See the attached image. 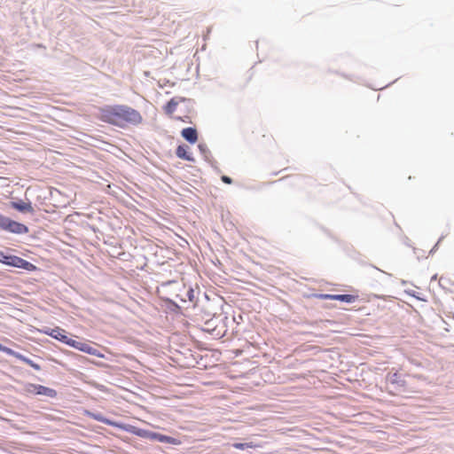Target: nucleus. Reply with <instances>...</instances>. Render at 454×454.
<instances>
[{"instance_id":"nucleus-15","label":"nucleus","mask_w":454,"mask_h":454,"mask_svg":"<svg viewBox=\"0 0 454 454\" xmlns=\"http://www.w3.org/2000/svg\"><path fill=\"white\" fill-rule=\"evenodd\" d=\"M347 254L348 256L356 261L358 264H360L361 266H370L379 271H382V270H380V268H378L377 266H375L374 264H372V263H369L366 260H365V256L363 255L360 252L351 248V249H347Z\"/></svg>"},{"instance_id":"nucleus-23","label":"nucleus","mask_w":454,"mask_h":454,"mask_svg":"<svg viewBox=\"0 0 454 454\" xmlns=\"http://www.w3.org/2000/svg\"><path fill=\"white\" fill-rule=\"evenodd\" d=\"M404 293L410 296V297H412L414 299H416L417 301H427V299L426 297L420 294V293H418L412 289H406L404 290Z\"/></svg>"},{"instance_id":"nucleus-8","label":"nucleus","mask_w":454,"mask_h":454,"mask_svg":"<svg viewBox=\"0 0 454 454\" xmlns=\"http://www.w3.org/2000/svg\"><path fill=\"white\" fill-rule=\"evenodd\" d=\"M83 415L87 418L94 419L96 421L101 422L107 426L121 429L123 431L125 427V422L121 420H115L111 418L105 416L102 412L92 410H85Z\"/></svg>"},{"instance_id":"nucleus-16","label":"nucleus","mask_w":454,"mask_h":454,"mask_svg":"<svg viewBox=\"0 0 454 454\" xmlns=\"http://www.w3.org/2000/svg\"><path fill=\"white\" fill-rule=\"evenodd\" d=\"M76 338L77 339H73L72 337H70L69 341L67 346H68L74 349H76L80 352L85 353L86 348H87L88 345H90V340H85L82 338H79V337H76Z\"/></svg>"},{"instance_id":"nucleus-21","label":"nucleus","mask_w":454,"mask_h":454,"mask_svg":"<svg viewBox=\"0 0 454 454\" xmlns=\"http://www.w3.org/2000/svg\"><path fill=\"white\" fill-rule=\"evenodd\" d=\"M98 344L93 341H90V345H88L86 348L85 354L90 355L93 356H97L99 358H106V355L102 353L98 348Z\"/></svg>"},{"instance_id":"nucleus-25","label":"nucleus","mask_w":454,"mask_h":454,"mask_svg":"<svg viewBox=\"0 0 454 454\" xmlns=\"http://www.w3.org/2000/svg\"><path fill=\"white\" fill-rule=\"evenodd\" d=\"M24 364H27L28 366H30L31 368H33L35 371H41L42 370V367L39 364L34 362L32 359H30L29 357L26 356L24 357L23 361H22Z\"/></svg>"},{"instance_id":"nucleus-37","label":"nucleus","mask_w":454,"mask_h":454,"mask_svg":"<svg viewBox=\"0 0 454 454\" xmlns=\"http://www.w3.org/2000/svg\"><path fill=\"white\" fill-rule=\"evenodd\" d=\"M175 118H176V120H178V121H186L185 119H188L189 117L188 116H184V117L176 116Z\"/></svg>"},{"instance_id":"nucleus-19","label":"nucleus","mask_w":454,"mask_h":454,"mask_svg":"<svg viewBox=\"0 0 454 454\" xmlns=\"http://www.w3.org/2000/svg\"><path fill=\"white\" fill-rule=\"evenodd\" d=\"M62 352L66 356L71 357L72 359H74V360H75V361H77L79 363H83L85 361H89V362H90L92 364H94L96 366H102L103 365L102 363L89 360L85 356H83L82 355H79V354H76V353H74L73 351H70V350L64 349V350H62Z\"/></svg>"},{"instance_id":"nucleus-5","label":"nucleus","mask_w":454,"mask_h":454,"mask_svg":"<svg viewBox=\"0 0 454 454\" xmlns=\"http://www.w3.org/2000/svg\"><path fill=\"white\" fill-rule=\"evenodd\" d=\"M0 263L11 268L23 270L27 272L40 271V268L35 264L18 255L6 253L4 250H0Z\"/></svg>"},{"instance_id":"nucleus-27","label":"nucleus","mask_w":454,"mask_h":454,"mask_svg":"<svg viewBox=\"0 0 454 454\" xmlns=\"http://www.w3.org/2000/svg\"><path fill=\"white\" fill-rule=\"evenodd\" d=\"M119 438L122 442H124L130 443L131 445H133L137 450H141L142 449V444L141 443L137 442V441H133L131 438H129L128 436H120Z\"/></svg>"},{"instance_id":"nucleus-24","label":"nucleus","mask_w":454,"mask_h":454,"mask_svg":"<svg viewBox=\"0 0 454 454\" xmlns=\"http://www.w3.org/2000/svg\"><path fill=\"white\" fill-rule=\"evenodd\" d=\"M319 323L322 324L324 326L333 325L336 324L335 321L330 320V319H325V320L321 319L319 321H310V322H306L305 324L308 325H310V326H315Z\"/></svg>"},{"instance_id":"nucleus-47","label":"nucleus","mask_w":454,"mask_h":454,"mask_svg":"<svg viewBox=\"0 0 454 454\" xmlns=\"http://www.w3.org/2000/svg\"><path fill=\"white\" fill-rule=\"evenodd\" d=\"M381 272L387 274V272H385L383 270ZM387 276H390V273H387Z\"/></svg>"},{"instance_id":"nucleus-36","label":"nucleus","mask_w":454,"mask_h":454,"mask_svg":"<svg viewBox=\"0 0 454 454\" xmlns=\"http://www.w3.org/2000/svg\"><path fill=\"white\" fill-rule=\"evenodd\" d=\"M373 297L377 300H385L386 296L383 294H373Z\"/></svg>"},{"instance_id":"nucleus-26","label":"nucleus","mask_w":454,"mask_h":454,"mask_svg":"<svg viewBox=\"0 0 454 454\" xmlns=\"http://www.w3.org/2000/svg\"><path fill=\"white\" fill-rule=\"evenodd\" d=\"M310 297H314L324 301H333L334 294H312Z\"/></svg>"},{"instance_id":"nucleus-18","label":"nucleus","mask_w":454,"mask_h":454,"mask_svg":"<svg viewBox=\"0 0 454 454\" xmlns=\"http://www.w3.org/2000/svg\"><path fill=\"white\" fill-rule=\"evenodd\" d=\"M359 296L353 294H334L333 301L344 302L347 304L354 303L357 301Z\"/></svg>"},{"instance_id":"nucleus-39","label":"nucleus","mask_w":454,"mask_h":454,"mask_svg":"<svg viewBox=\"0 0 454 454\" xmlns=\"http://www.w3.org/2000/svg\"><path fill=\"white\" fill-rule=\"evenodd\" d=\"M437 278H438V275H437V274L433 275V276L431 277V282H433V281L436 280V279H437Z\"/></svg>"},{"instance_id":"nucleus-38","label":"nucleus","mask_w":454,"mask_h":454,"mask_svg":"<svg viewBox=\"0 0 454 454\" xmlns=\"http://www.w3.org/2000/svg\"><path fill=\"white\" fill-rule=\"evenodd\" d=\"M99 429H104L102 427L100 426H95V428L93 429L95 432L98 433L99 432Z\"/></svg>"},{"instance_id":"nucleus-7","label":"nucleus","mask_w":454,"mask_h":454,"mask_svg":"<svg viewBox=\"0 0 454 454\" xmlns=\"http://www.w3.org/2000/svg\"><path fill=\"white\" fill-rule=\"evenodd\" d=\"M38 332L42 334L50 336L51 338L65 345H67L69 339L72 336L70 333L61 328L60 326H55L53 328L49 326H43L42 328L38 329Z\"/></svg>"},{"instance_id":"nucleus-13","label":"nucleus","mask_w":454,"mask_h":454,"mask_svg":"<svg viewBox=\"0 0 454 454\" xmlns=\"http://www.w3.org/2000/svg\"><path fill=\"white\" fill-rule=\"evenodd\" d=\"M161 307L165 308L167 312L173 313L176 316L183 315L182 307L173 299L168 297L160 298Z\"/></svg>"},{"instance_id":"nucleus-43","label":"nucleus","mask_w":454,"mask_h":454,"mask_svg":"<svg viewBox=\"0 0 454 454\" xmlns=\"http://www.w3.org/2000/svg\"><path fill=\"white\" fill-rule=\"evenodd\" d=\"M6 250H7V251H14V249H13V248H11V247H6Z\"/></svg>"},{"instance_id":"nucleus-22","label":"nucleus","mask_w":454,"mask_h":454,"mask_svg":"<svg viewBox=\"0 0 454 454\" xmlns=\"http://www.w3.org/2000/svg\"><path fill=\"white\" fill-rule=\"evenodd\" d=\"M231 446L236 450H245L247 449H254L259 445L254 442H235L231 444Z\"/></svg>"},{"instance_id":"nucleus-29","label":"nucleus","mask_w":454,"mask_h":454,"mask_svg":"<svg viewBox=\"0 0 454 454\" xmlns=\"http://www.w3.org/2000/svg\"><path fill=\"white\" fill-rule=\"evenodd\" d=\"M178 99H179V103H184L185 104V107L187 109H189L190 107L193 106L194 100L192 99V98H184V97H179Z\"/></svg>"},{"instance_id":"nucleus-45","label":"nucleus","mask_w":454,"mask_h":454,"mask_svg":"<svg viewBox=\"0 0 454 454\" xmlns=\"http://www.w3.org/2000/svg\"><path fill=\"white\" fill-rule=\"evenodd\" d=\"M418 250H419L418 248L413 247V251H414L415 254L417 253Z\"/></svg>"},{"instance_id":"nucleus-46","label":"nucleus","mask_w":454,"mask_h":454,"mask_svg":"<svg viewBox=\"0 0 454 454\" xmlns=\"http://www.w3.org/2000/svg\"><path fill=\"white\" fill-rule=\"evenodd\" d=\"M392 83H393V82H388V84H387V85H386L384 88H386V87H387V86L391 85Z\"/></svg>"},{"instance_id":"nucleus-33","label":"nucleus","mask_w":454,"mask_h":454,"mask_svg":"<svg viewBox=\"0 0 454 454\" xmlns=\"http://www.w3.org/2000/svg\"><path fill=\"white\" fill-rule=\"evenodd\" d=\"M13 357L17 358L18 360L20 361H23L25 356L18 351L15 350V356H13Z\"/></svg>"},{"instance_id":"nucleus-12","label":"nucleus","mask_w":454,"mask_h":454,"mask_svg":"<svg viewBox=\"0 0 454 454\" xmlns=\"http://www.w3.org/2000/svg\"><path fill=\"white\" fill-rule=\"evenodd\" d=\"M176 156L178 159H181L183 160H186L189 162H195V158L191 152V148L188 145L184 143H180L175 151Z\"/></svg>"},{"instance_id":"nucleus-35","label":"nucleus","mask_w":454,"mask_h":454,"mask_svg":"<svg viewBox=\"0 0 454 454\" xmlns=\"http://www.w3.org/2000/svg\"><path fill=\"white\" fill-rule=\"evenodd\" d=\"M203 313H204V315H205V317H204V318H205V320H206L207 318L211 317L214 315V313H211L210 311H207V310H203Z\"/></svg>"},{"instance_id":"nucleus-17","label":"nucleus","mask_w":454,"mask_h":454,"mask_svg":"<svg viewBox=\"0 0 454 454\" xmlns=\"http://www.w3.org/2000/svg\"><path fill=\"white\" fill-rule=\"evenodd\" d=\"M176 298L179 299L182 302L186 301L192 302L194 304V308L198 306V298H196L195 290L192 286H188L185 292V298H184L181 294H176Z\"/></svg>"},{"instance_id":"nucleus-4","label":"nucleus","mask_w":454,"mask_h":454,"mask_svg":"<svg viewBox=\"0 0 454 454\" xmlns=\"http://www.w3.org/2000/svg\"><path fill=\"white\" fill-rule=\"evenodd\" d=\"M12 380L18 384L22 385V389L14 388V391L22 395H33V396H45L48 398H57L58 391L50 387H46L41 384L31 383L27 381H23L17 379H12Z\"/></svg>"},{"instance_id":"nucleus-28","label":"nucleus","mask_w":454,"mask_h":454,"mask_svg":"<svg viewBox=\"0 0 454 454\" xmlns=\"http://www.w3.org/2000/svg\"><path fill=\"white\" fill-rule=\"evenodd\" d=\"M0 352H3V353H4V354H6L8 356H15V350L14 349H12V348H11L2 344L1 342H0Z\"/></svg>"},{"instance_id":"nucleus-30","label":"nucleus","mask_w":454,"mask_h":454,"mask_svg":"<svg viewBox=\"0 0 454 454\" xmlns=\"http://www.w3.org/2000/svg\"><path fill=\"white\" fill-rule=\"evenodd\" d=\"M443 239H444V236H443V235H442V236L438 239L437 242H436V243L433 246V247L430 249V251H429V255H433V254H434L438 250V248H439V244L442 242V240Z\"/></svg>"},{"instance_id":"nucleus-31","label":"nucleus","mask_w":454,"mask_h":454,"mask_svg":"<svg viewBox=\"0 0 454 454\" xmlns=\"http://www.w3.org/2000/svg\"><path fill=\"white\" fill-rule=\"evenodd\" d=\"M221 180L223 183L226 184H233V179L227 176V175H222L221 176Z\"/></svg>"},{"instance_id":"nucleus-40","label":"nucleus","mask_w":454,"mask_h":454,"mask_svg":"<svg viewBox=\"0 0 454 454\" xmlns=\"http://www.w3.org/2000/svg\"><path fill=\"white\" fill-rule=\"evenodd\" d=\"M97 387L99 390H103L104 388H106V387L104 385H100V384H98Z\"/></svg>"},{"instance_id":"nucleus-20","label":"nucleus","mask_w":454,"mask_h":454,"mask_svg":"<svg viewBox=\"0 0 454 454\" xmlns=\"http://www.w3.org/2000/svg\"><path fill=\"white\" fill-rule=\"evenodd\" d=\"M179 104L178 98H171L169 100H168L162 106L163 111L167 115H171L174 114V112L176 110V107Z\"/></svg>"},{"instance_id":"nucleus-11","label":"nucleus","mask_w":454,"mask_h":454,"mask_svg":"<svg viewBox=\"0 0 454 454\" xmlns=\"http://www.w3.org/2000/svg\"><path fill=\"white\" fill-rule=\"evenodd\" d=\"M386 380L387 383L394 386L397 390H404L407 387V381L398 372L394 373H387L386 376Z\"/></svg>"},{"instance_id":"nucleus-3","label":"nucleus","mask_w":454,"mask_h":454,"mask_svg":"<svg viewBox=\"0 0 454 454\" xmlns=\"http://www.w3.org/2000/svg\"><path fill=\"white\" fill-rule=\"evenodd\" d=\"M229 317L226 314L216 313L204 321L205 326L201 328L204 333H209L213 339L219 340L228 332Z\"/></svg>"},{"instance_id":"nucleus-41","label":"nucleus","mask_w":454,"mask_h":454,"mask_svg":"<svg viewBox=\"0 0 454 454\" xmlns=\"http://www.w3.org/2000/svg\"><path fill=\"white\" fill-rule=\"evenodd\" d=\"M401 284H402V286H405V285H407V284H408V281H406V280H402V281H401Z\"/></svg>"},{"instance_id":"nucleus-1","label":"nucleus","mask_w":454,"mask_h":454,"mask_svg":"<svg viewBox=\"0 0 454 454\" xmlns=\"http://www.w3.org/2000/svg\"><path fill=\"white\" fill-rule=\"evenodd\" d=\"M95 118L104 123L126 129L137 127L144 119L136 108L125 104H105L97 107Z\"/></svg>"},{"instance_id":"nucleus-34","label":"nucleus","mask_w":454,"mask_h":454,"mask_svg":"<svg viewBox=\"0 0 454 454\" xmlns=\"http://www.w3.org/2000/svg\"><path fill=\"white\" fill-rule=\"evenodd\" d=\"M403 242L405 246L411 247V240L407 236H403Z\"/></svg>"},{"instance_id":"nucleus-32","label":"nucleus","mask_w":454,"mask_h":454,"mask_svg":"<svg viewBox=\"0 0 454 454\" xmlns=\"http://www.w3.org/2000/svg\"><path fill=\"white\" fill-rule=\"evenodd\" d=\"M447 284H450V279H447L443 277H442L439 280V286L442 288V289H446V285Z\"/></svg>"},{"instance_id":"nucleus-10","label":"nucleus","mask_w":454,"mask_h":454,"mask_svg":"<svg viewBox=\"0 0 454 454\" xmlns=\"http://www.w3.org/2000/svg\"><path fill=\"white\" fill-rule=\"evenodd\" d=\"M197 147H198L200 153L202 155L204 160L210 165V167L213 168L214 172L217 175L221 174L222 170L218 167L217 161L214 159V157L211 153V151L209 150L207 144L202 143V142L199 143Z\"/></svg>"},{"instance_id":"nucleus-14","label":"nucleus","mask_w":454,"mask_h":454,"mask_svg":"<svg viewBox=\"0 0 454 454\" xmlns=\"http://www.w3.org/2000/svg\"><path fill=\"white\" fill-rule=\"evenodd\" d=\"M180 135L190 145H195L199 140V132L195 126L184 128Z\"/></svg>"},{"instance_id":"nucleus-2","label":"nucleus","mask_w":454,"mask_h":454,"mask_svg":"<svg viewBox=\"0 0 454 454\" xmlns=\"http://www.w3.org/2000/svg\"><path fill=\"white\" fill-rule=\"evenodd\" d=\"M123 431L138 436L142 439L149 440L151 442H157L161 443H167L170 445H181L182 441L176 437L165 434L157 431H153L142 427H138L135 425L125 424Z\"/></svg>"},{"instance_id":"nucleus-42","label":"nucleus","mask_w":454,"mask_h":454,"mask_svg":"<svg viewBox=\"0 0 454 454\" xmlns=\"http://www.w3.org/2000/svg\"><path fill=\"white\" fill-rule=\"evenodd\" d=\"M203 294H204V296H205V299H207V300L209 299V297H208V295L207 294V293H204Z\"/></svg>"},{"instance_id":"nucleus-9","label":"nucleus","mask_w":454,"mask_h":454,"mask_svg":"<svg viewBox=\"0 0 454 454\" xmlns=\"http://www.w3.org/2000/svg\"><path fill=\"white\" fill-rule=\"evenodd\" d=\"M9 207L22 215H34L35 213V207L29 199L22 200L18 197L12 198L9 201Z\"/></svg>"},{"instance_id":"nucleus-44","label":"nucleus","mask_w":454,"mask_h":454,"mask_svg":"<svg viewBox=\"0 0 454 454\" xmlns=\"http://www.w3.org/2000/svg\"><path fill=\"white\" fill-rule=\"evenodd\" d=\"M149 74H150V72H149V71H145V76H148V75H149Z\"/></svg>"},{"instance_id":"nucleus-6","label":"nucleus","mask_w":454,"mask_h":454,"mask_svg":"<svg viewBox=\"0 0 454 454\" xmlns=\"http://www.w3.org/2000/svg\"><path fill=\"white\" fill-rule=\"evenodd\" d=\"M0 231L21 236L29 232V227L22 222L0 213Z\"/></svg>"}]
</instances>
